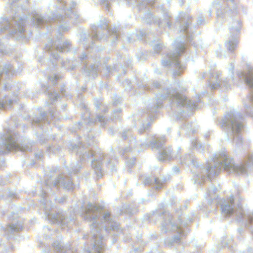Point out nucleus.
<instances>
[{"mask_svg":"<svg viewBox=\"0 0 253 253\" xmlns=\"http://www.w3.org/2000/svg\"><path fill=\"white\" fill-rule=\"evenodd\" d=\"M107 216L109 217V216H110V214H106V215H105V217H106Z\"/></svg>","mask_w":253,"mask_h":253,"instance_id":"obj_1","label":"nucleus"}]
</instances>
